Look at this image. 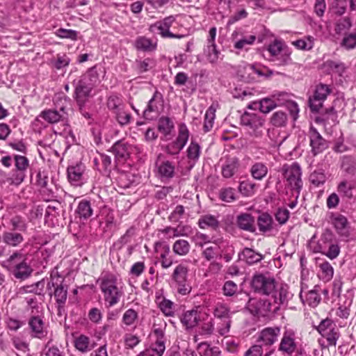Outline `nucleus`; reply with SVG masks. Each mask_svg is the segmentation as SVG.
I'll list each match as a JSON object with an SVG mask.
<instances>
[{"mask_svg": "<svg viewBox=\"0 0 356 356\" xmlns=\"http://www.w3.org/2000/svg\"><path fill=\"white\" fill-rule=\"evenodd\" d=\"M3 266L6 268L16 279L19 280H26L31 275L33 271L20 251H15L3 262Z\"/></svg>", "mask_w": 356, "mask_h": 356, "instance_id": "nucleus-1", "label": "nucleus"}, {"mask_svg": "<svg viewBox=\"0 0 356 356\" xmlns=\"http://www.w3.org/2000/svg\"><path fill=\"white\" fill-rule=\"evenodd\" d=\"M99 287L104 295V299L108 304V307H113L120 302L124 292L117 286V278L112 273H106L99 279Z\"/></svg>", "mask_w": 356, "mask_h": 356, "instance_id": "nucleus-2", "label": "nucleus"}, {"mask_svg": "<svg viewBox=\"0 0 356 356\" xmlns=\"http://www.w3.org/2000/svg\"><path fill=\"white\" fill-rule=\"evenodd\" d=\"M282 172L286 179L291 191L297 193L296 198L299 196L302 188V170L300 165L297 162L291 165H284L282 168Z\"/></svg>", "mask_w": 356, "mask_h": 356, "instance_id": "nucleus-3", "label": "nucleus"}, {"mask_svg": "<svg viewBox=\"0 0 356 356\" xmlns=\"http://www.w3.org/2000/svg\"><path fill=\"white\" fill-rule=\"evenodd\" d=\"M250 286L255 293L270 296L276 288V281L273 277L257 273L252 276Z\"/></svg>", "mask_w": 356, "mask_h": 356, "instance_id": "nucleus-4", "label": "nucleus"}, {"mask_svg": "<svg viewBox=\"0 0 356 356\" xmlns=\"http://www.w3.org/2000/svg\"><path fill=\"white\" fill-rule=\"evenodd\" d=\"M72 84L74 87L73 98L76 104L87 103L93 96L92 92L95 87L92 83L87 82V80L80 76L77 80H74Z\"/></svg>", "mask_w": 356, "mask_h": 356, "instance_id": "nucleus-5", "label": "nucleus"}, {"mask_svg": "<svg viewBox=\"0 0 356 356\" xmlns=\"http://www.w3.org/2000/svg\"><path fill=\"white\" fill-rule=\"evenodd\" d=\"M189 138V131L184 123L179 125L178 136L175 141L165 147V152L170 155H177L184 147Z\"/></svg>", "mask_w": 356, "mask_h": 356, "instance_id": "nucleus-6", "label": "nucleus"}, {"mask_svg": "<svg viewBox=\"0 0 356 356\" xmlns=\"http://www.w3.org/2000/svg\"><path fill=\"white\" fill-rule=\"evenodd\" d=\"M188 269L183 264H179L172 275V280L179 286L178 292L182 295L190 293L191 287L187 284V275Z\"/></svg>", "mask_w": 356, "mask_h": 356, "instance_id": "nucleus-7", "label": "nucleus"}, {"mask_svg": "<svg viewBox=\"0 0 356 356\" xmlns=\"http://www.w3.org/2000/svg\"><path fill=\"white\" fill-rule=\"evenodd\" d=\"M86 166L81 162L75 165H70L67 169L69 181L75 186H81L86 182L85 175Z\"/></svg>", "mask_w": 356, "mask_h": 356, "instance_id": "nucleus-8", "label": "nucleus"}, {"mask_svg": "<svg viewBox=\"0 0 356 356\" xmlns=\"http://www.w3.org/2000/svg\"><path fill=\"white\" fill-rule=\"evenodd\" d=\"M272 304L268 300L250 298L245 305L250 314L254 316L265 315L272 311Z\"/></svg>", "mask_w": 356, "mask_h": 356, "instance_id": "nucleus-9", "label": "nucleus"}, {"mask_svg": "<svg viewBox=\"0 0 356 356\" xmlns=\"http://www.w3.org/2000/svg\"><path fill=\"white\" fill-rule=\"evenodd\" d=\"M160 158L161 155L159 156L158 160L155 163L156 168H157L158 177L162 181H169L175 177V164L172 161L168 160H161Z\"/></svg>", "mask_w": 356, "mask_h": 356, "instance_id": "nucleus-10", "label": "nucleus"}, {"mask_svg": "<svg viewBox=\"0 0 356 356\" xmlns=\"http://www.w3.org/2000/svg\"><path fill=\"white\" fill-rule=\"evenodd\" d=\"M309 143L314 156L323 152L327 147L326 140L314 127L309 129Z\"/></svg>", "mask_w": 356, "mask_h": 356, "instance_id": "nucleus-11", "label": "nucleus"}, {"mask_svg": "<svg viewBox=\"0 0 356 356\" xmlns=\"http://www.w3.org/2000/svg\"><path fill=\"white\" fill-rule=\"evenodd\" d=\"M67 116L68 115L63 106L60 107L59 111L56 109L44 110L42 111L40 115V117L50 124L57 123L60 121H66L67 120Z\"/></svg>", "mask_w": 356, "mask_h": 356, "instance_id": "nucleus-12", "label": "nucleus"}, {"mask_svg": "<svg viewBox=\"0 0 356 356\" xmlns=\"http://www.w3.org/2000/svg\"><path fill=\"white\" fill-rule=\"evenodd\" d=\"M274 300V302L277 304L273 312L276 313L280 309V306L284 304H286L289 299V286L286 284H282L278 289H275L273 293L270 294Z\"/></svg>", "mask_w": 356, "mask_h": 356, "instance_id": "nucleus-13", "label": "nucleus"}, {"mask_svg": "<svg viewBox=\"0 0 356 356\" xmlns=\"http://www.w3.org/2000/svg\"><path fill=\"white\" fill-rule=\"evenodd\" d=\"M264 122L265 120L263 118L254 113L245 112L241 116V124L248 127L254 131L263 127Z\"/></svg>", "mask_w": 356, "mask_h": 356, "instance_id": "nucleus-14", "label": "nucleus"}, {"mask_svg": "<svg viewBox=\"0 0 356 356\" xmlns=\"http://www.w3.org/2000/svg\"><path fill=\"white\" fill-rule=\"evenodd\" d=\"M280 332L279 327L264 328L260 332L257 342L261 341L262 346H271L277 341Z\"/></svg>", "mask_w": 356, "mask_h": 356, "instance_id": "nucleus-15", "label": "nucleus"}, {"mask_svg": "<svg viewBox=\"0 0 356 356\" xmlns=\"http://www.w3.org/2000/svg\"><path fill=\"white\" fill-rule=\"evenodd\" d=\"M179 319L186 330H191L196 327L200 321V312L194 309L186 311L180 316Z\"/></svg>", "mask_w": 356, "mask_h": 356, "instance_id": "nucleus-16", "label": "nucleus"}, {"mask_svg": "<svg viewBox=\"0 0 356 356\" xmlns=\"http://www.w3.org/2000/svg\"><path fill=\"white\" fill-rule=\"evenodd\" d=\"M254 218L248 213H242L236 217V225L242 230L254 233L256 231Z\"/></svg>", "mask_w": 356, "mask_h": 356, "instance_id": "nucleus-17", "label": "nucleus"}, {"mask_svg": "<svg viewBox=\"0 0 356 356\" xmlns=\"http://www.w3.org/2000/svg\"><path fill=\"white\" fill-rule=\"evenodd\" d=\"M240 162L236 157H227L225 163L222 166L221 173L224 178L232 177L238 170Z\"/></svg>", "mask_w": 356, "mask_h": 356, "instance_id": "nucleus-18", "label": "nucleus"}, {"mask_svg": "<svg viewBox=\"0 0 356 356\" xmlns=\"http://www.w3.org/2000/svg\"><path fill=\"white\" fill-rule=\"evenodd\" d=\"M296 348V343L294 339V333L286 331L281 340L279 350L291 355Z\"/></svg>", "mask_w": 356, "mask_h": 356, "instance_id": "nucleus-19", "label": "nucleus"}, {"mask_svg": "<svg viewBox=\"0 0 356 356\" xmlns=\"http://www.w3.org/2000/svg\"><path fill=\"white\" fill-rule=\"evenodd\" d=\"M238 259L245 261L248 265H253L260 262L264 259V256L252 248H245L238 254Z\"/></svg>", "mask_w": 356, "mask_h": 356, "instance_id": "nucleus-20", "label": "nucleus"}, {"mask_svg": "<svg viewBox=\"0 0 356 356\" xmlns=\"http://www.w3.org/2000/svg\"><path fill=\"white\" fill-rule=\"evenodd\" d=\"M108 151L113 153L118 160H127L129 157V145L122 140L116 141Z\"/></svg>", "mask_w": 356, "mask_h": 356, "instance_id": "nucleus-21", "label": "nucleus"}, {"mask_svg": "<svg viewBox=\"0 0 356 356\" xmlns=\"http://www.w3.org/2000/svg\"><path fill=\"white\" fill-rule=\"evenodd\" d=\"M289 97V95L287 93H280L278 95L277 99L279 104L286 105L293 120H296L299 113L298 106L296 102L288 99Z\"/></svg>", "mask_w": 356, "mask_h": 356, "instance_id": "nucleus-22", "label": "nucleus"}, {"mask_svg": "<svg viewBox=\"0 0 356 356\" xmlns=\"http://www.w3.org/2000/svg\"><path fill=\"white\" fill-rule=\"evenodd\" d=\"M2 239L4 243L10 247H17L24 241L21 233L13 230L3 232Z\"/></svg>", "mask_w": 356, "mask_h": 356, "instance_id": "nucleus-23", "label": "nucleus"}, {"mask_svg": "<svg viewBox=\"0 0 356 356\" xmlns=\"http://www.w3.org/2000/svg\"><path fill=\"white\" fill-rule=\"evenodd\" d=\"M257 225L260 232L264 233L270 232L273 228V219L269 213H261L257 218Z\"/></svg>", "mask_w": 356, "mask_h": 356, "instance_id": "nucleus-24", "label": "nucleus"}, {"mask_svg": "<svg viewBox=\"0 0 356 356\" xmlns=\"http://www.w3.org/2000/svg\"><path fill=\"white\" fill-rule=\"evenodd\" d=\"M29 325L34 333L33 337L41 339L44 334V322L39 316H32L29 321Z\"/></svg>", "mask_w": 356, "mask_h": 356, "instance_id": "nucleus-25", "label": "nucleus"}, {"mask_svg": "<svg viewBox=\"0 0 356 356\" xmlns=\"http://www.w3.org/2000/svg\"><path fill=\"white\" fill-rule=\"evenodd\" d=\"M75 212L81 219H88L93 213L90 202L86 200H81L79 203Z\"/></svg>", "mask_w": 356, "mask_h": 356, "instance_id": "nucleus-26", "label": "nucleus"}, {"mask_svg": "<svg viewBox=\"0 0 356 356\" xmlns=\"http://www.w3.org/2000/svg\"><path fill=\"white\" fill-rule=\"evenodd\" d=\"M175 21V17L173 15H170L165 17L163 20L156 22L151 28H156L160 32L159 33L163 38H165V33L170 31V28Z\"/></svg>", "mask_w": 356, "mask_h": 356, "instance_id": "nucleus-27", "label": "nucleus"}, {"mask_svg": "<svg viewBox=\"0 0 356 356\" xmlns=\"http://www.w3.org/2000/svg\"><path fill=\"white\" fill-rule=\"evenodd\" d=\"M174 127V123L170 118L162 116L159 119L158 130L163 134L165 137H168L171 134Z\"/></svg>", "mask_w": 356, "mask_h": 356, "instance_id": "nucleus-28", "label": "nucleus"}, {"mask_svg": "<svg viewBox=\"0 0 356 356\" xmlns=\"http://www.w3.org/2000/svg\"><path fill=\"white\" fill-rule=\"evenodd\" d=\"M49 294L50 296H54L57 304H65L67 296V288L60 283L56 284L54 292L51 291Z\"/></svg>", "mask_w": 356, "mask_h": 356, "instance_id": "nucleus-29", "label": "nucleus"}, {"mask_svg": "<svg viewBox=\"0 0 356 356\" xmlns=\"http://www.w3.org/2000/svg\"><path fill=\"white\" fill-rule=\"evenodd\" d=\"M252 177L257 180H261L268 173L267 166L261 162L253 164L250 170Z\"/></svg>", "mask_w": 356, "mask_h": 356, "instance_id": "nucleus-30", "label": "nucleus"}, {"mask_svg": "<svg viewBox=\"0 0 356 356\" xmlns=\"http://www.w3.org/2000/svg\"><path fill=\"white\" fill-rule=\"evenodd\" d=\"M101 68L95 65L90 67L86 74L81 76L84 80H87V82L92 83L94 87L99 82V73Z\"/></svg>", "mask_w": 356, "mask_h": 356, "instance_id": "nucleus-31", "label": "nucleus"}, {"mask_svg": "<svg viewBox=\"0 0 356 356\" xmlns=\"http://www.w3.org/2000/svg\"><path fill=\"white\" fill-rule=\"evenodd\" d=\"M323 65L330 72L337 74L339 76H342L346 70L343 63L332 60H327L324 63Z\"/></svg>", "mask_w": 356, "mask_h": 356, "instance_id": "nucleus-32", "label": "nucleus"}, {"mask_svg": "<svg viewBox=\"0 0 356 356\" xmlns=\"http://www.w3.org/2000/svg\"><path fill=\"white\" fill-rule=\"evenodd\" d=\"M219 221L212 215H204L198 220V225L202 229L211 227L216 230L219 227Z\"/></svg>", "mask_w": 356, "mask_h": 356, "instance_id": "nucleus-33", "label": "nucleus"}, {"mask_svg": "<svg viewBox=\"0 0 356 356\" xmlns=\"http://www.w3.org/2000/svg\"><path fill=\"white\" fill-rule=\"evenodd\" d=\"M204 52L210 63H216L220 52L217 49L215 42L207 43V47L204 49Z\"/></svg>", "mask_w": 356, "mask_h": 356, "instance_id": "nucleus-34", "label": "nucleus"}, {"mask_svg": "<svg viewBox=\"0 0 356 356\" xmlns=\"http://www.w3.org/2000/svg\"><path fill=\"white\" fill-rule=\"evenodd\" d=\"M291 54V50L289 48H285L280 55L276 56L272 60L275 62L277 66L289 65L293 63Z\"/></svg>", "mask_w": 356, "mask_h": 356, "instance_id": "nucleus-35", "label": "nucleus"}, {"mask_svg": "<svg viewBox=\"0 0 356 356\" xmlns=\"http://www.w3.org/2000/svg\"><path fill=\"white\" fill-rule=\"evenodd\" d=\"M340 46L346 50L356 48V30L351 33H344Z\"/></svg>", "mask_w": 356, "mask_h": 356, "instance_id": "nucleus-36", "label": "nucleus"}, {"mask_svg": "<svg viewBox=\"0 0 356 356\" xmlns=\"http://www.w3.org/2000/svg\"><path fill=\"white\" fill-rule=\"evenodd\" d=\"M309 181L316 187L323 185L327 179L325 171L323 169H318L313 171L309 177Z\"/></svg>", "mask_w": 356, "mask_h": 356, "instance_id": "nucleus-37", "label": "nucleus"}, {"mask_svg": "<svg viewBox=\"0 0 356 356\" xmlns=\"http://www.w3.org/2000/svg\"><path fill=\"white\" fill-rule=\"evenodd\" d=\"M255 106H259L260 111L263 113H268L272 110L275 108L278 104L270 98H263L258 102H254Z\"/></svg>", "mask_w": 356, "mask_h": 356, "instance_id": "nucleus-38", "label": "nucleus"}, {"mask_svg": "<svg viewBox=\"0 0 356 356\" xmlns=\"http://www.w3.org/2000/svg\"><path fill=\"white\" fill-rule=\"evenodd\" d=\"M216 109L213 104L207 110L204 115V123L203 127L204 132H209L213 128V121L216 117Z\"/></svg>", "mask_w": 356, "mask_h": 356, "instance_id": "nucleus-39", "label": "nucleus"}, {"mask_svg": "<svg viewBox=\"0 0 356 356\" xmlns=\"http://www.w3.org/2000/svg\"><path fill=\"white\" fill-rule=\"evenodd\" d=\"M198 350L201 356H219L220 350L216 346L211 347L207 342H202L198 344Z\"/></svg>", "mask_w": 356, "mask_h": 356, "instance_id": "nucleus-40", "label": "nucleus"}, {"mask_svg": "<svg viewBox=\"0 0 356 356\" xmlns=\"http://www.w3.org/2000/svg\"><path fill=\"white\" fill-rule=\"evenodd\" d=\"M330 92L331 90L327 85L320 83L316 86L314 95L312 97H314V100L324 102Z\"/></svg>", "mask_w": 356, "mask_h": 356, "instance_id": "nucleus-41", "label": "nucleus"}, {"mask_svg": "<svg viewBox=\"0 0 356 356\" xmlns=\"http://www.w3.org/2000/svg\"><path fill=\"white\" fill-rule=\"evenodd\" d=\"M287 115L285 112L279 111L275 112L271 118L270 123L276 127H285L287 122Z\"/></svg>", "mask_w": 356, "mask_h": 356, "instance_id": "nucleus-42", "label": "nucleus"}, {"mask_svg": "<svg viewBox=\"0 0 356 356\" xmlns=\"http://www.w3.org/2000/svg\"><path fill=\"white\" fill-rule=\"evenodd\" d=\"M319 268L321 270V279L325 282L330 281L334 275V268L332 265L327 261H324L319 264Z\"/></svg>", "mask_w": 356, "mask_h": 356, "instance_id": "nucleus-43", "label": "nucleus"}, {"mask_svg": "<svg viewBox=\"0 0 356 356\" xmlns=\"http://www.w3.org/2000/svg\"><path fill=\"white\" fill-rule=\"evenodd\" d=\"M256 184L250 180L241 181L238 186L239 192L245 197H250L254 194Z\"/></svg>", "mask_w": 356, "mask_h": 356, "instance_id": "nucleus-44", "label": "nucleus"}, {"mask_svg": "<svg viewBox=\"0 0 356 356\" xmlns=\"http://www.w3.org/2000/svg\"><path fill=\"white\" fill-rule=\"evenodd\" d=\"M115 118L121 126H125L130 123L131 115L124 110V107L121 108L114 113Z\"/></svg>", "mask_w": 356, "mask_h": 356, "instance_id": "nucleus-45", "label": "nucleus"}, {"mask_svg": "<svg viewBox=\"0 0 356 356\" xmlns=\"http://www.w3.org/2000/svg\"><path fill=\"white\" fill-rule=\"evenodd\" d=\"M75 348L82 353L90 350V339L86 335L81 334L74 340Z\"/></svg>", "mask_w": 356, "mask_h": 356, "instance_id": "nucleus-46", "label": "nucleus"}, {"mask_svg": "<svg viewBox=\"0 0 356 356\" xmlns=\"http://www.w3.org/2000/svg\"><path fill=\"white\" fill-rule=\"evenodd\" d=\"M352 22L349 17H344L339 19L335 25L334 31L337 34H343L351 28Z\"/></svg>", "mask_w": 356, "mask_h": 356, "instance_id": "nucleus-47", "label": "nucleus"}, {"mask_svg": "<svg viewBox=\"0 0 356 356\" xmlns=\"http://www.w3.org/2000/svg\"><path fill=\"white\" fill-rule=\"evenodd\" d=\"M48 175L45 171H39L36 175V183L35 184L42 188H47L49 196H53V191L51 189L47 188L48 183Z\"/></svg>", "mask_w": 356, "mask_h": 356, "instance_id": "nucleus-48", "label": "nucleus"}, {"mask_svg": "<svg viewBox=\"0 0 356 356\" xmlns=\"http://www.w3.org/2000/svg\"><path fill=\"white\" fill-rule=\"evenodd\" d=\"M190 250V245L186 240L179 239L175 242L173 245V251L179 255L186 254Z\"/></svg>", "mask_w": 356, "mask_h": 356, "instance_id": "nucleus-49", "label": "nucleus"}, {"mask_svg": "<svg viewBox=\"0 0 356 356\" xmlns=\"http://www.w3.org/2000/svg\"><path fill=\"white\" fill-rule=\"evenodd\" d=\"M219 197L223 202H232L236 199V191L232 187L221 188Z\"/></svg>", "mask_w": 356, "mask_h": 356, "instance_id": "nucleus-50", "label": "nucleus"}, {"mask_svg": "<svg viewBox=\"0 0 356 356\" xmlns=\"http://www.w3.org/2000/svg\"><path fill=\"white\" fill-rule=\"evenodd\" d=\"M99 156L102 165L99 170L104 175L109 176L112 169L111 158L105 154H100Z\"/></svg>", "mask_w": 356, "mask_h": 356, "instance_id": "nucleus-51", "label": "nucleus"}, {"mask_svg": "<svg viewBox=\"0 0 356 356\" xmlns=\"http://www.w3.org/2000/svg\"><path fill=\"white\" fill-rule=\"evenodd\" d=\"M107 107L114 113L121 108L124 107V105L122 100L118 96L111 95L107 100Z\"/></svg>", "mask_w": 356, "mask_h": 356, "instance_id": "nucleus-52", "label": "nucleus"}, {"mask_svg": "<svg viewBox=\"0 0 356 356\" xmlns=\"http://www.w3.org/2000/svg\"><path fill=\"white\" fill-rule=\"evenodd\" d=\"M10 225L13 231L25 232L27 229V224L20 216H15L10 219Z\"/></svg>", "mask_w": 356, "mask_h": 356, "instance_id": "nucleus-53", "label": "nucleus"}, {"mask_svg": "<svg viewBox=\"0 0 356 356\" xmlns=\"http://www.w3.org/2000/svg\"><path fill=\"white\" fill-rule=\"evenodd\" d=\"M353 185L347 181H341L337 187L338 192L344 197L351 199L353 197Z\"/></svg>", "mask_w": 356, "mask_h": 356, "instance_id": "nucleus-54", "label": "nucleus"}, {"mask_svg": "<svg viewBox=\"0 0 356 356\" xmlns=\"http://www.w3.org/2000/svg\"><path fill=\"white\" fill-rule=\"evenodd\" d=\"M200 154V146L199 144L192 140L187 148V157L190 160L197 161Z\"/></svg>", "mask_w": 356, "mask_h": 356, "instance_id": "nucleus-55", "label": "nucleus"}, {"mask_svg": "<svg viewBox=\"0 0 356 356\" xmlns=\"http://www.w3.org/2000/svg\"><path fill=\"white\" fill-rule=\"evenodd\" d=\"M51 63L56 70H60L70 64V59L65 54H58L56 58L51 59Z\"/></svg>", "mask_w": 356, "mask_h": 356, "instance_id": "nucleus-56", "label": "nucleus"}, {"mask_svg": "<svg viewBox=\"0 0 356 356\" xmlns=\"http://www.w3.org/2000/svg\"><path fill=\"white\" fill-rule=\"evenodd\" d=\"M323 338H325L327 341V346H335L337 344V341L338 340L340 334L338 328L335 327L334 329L332 328V330H328L323 333V334H321Z\"/></svg>", "mask_w": 356, "mask_h": 356, "instance_id": "nucleus-57", "label": "nucleus"}, {"mask_svg": "<svg viewBox=\"0 0 356 356\" xmlns=\"http://www.w3.org/2000/svg\"><path fill=\"white\" fill-rule=\"evenodd\" d=\"M214 316L218 318L229 319L230 318L229 308L223 304H218L214 309Z\"/></svg>", "mask_w": 356, "mask_h": 356, "instance_id": "nucleus-58", "label": "nucleus"}, {"mask_svg": "<svg viewBox=\"0 0 356 356\" xmlns=\"http://www.w3.org/2000/svg\"><path fill=\"white\" fill-rule=\"evenodd\" d=\"M136 47L137 49L148 51L154 49L152 46V41L145 37H140L136 40Z\"/></svg>", "mask_w": 356, "mask_h": 356, "instance_id": "nucleus-59", "label": "nucleus"}, {"mask_svg": "<svg viewBox=\"0 0 356 356\" xmlns=\"http://www.w3.org/2000/svg\"><path fill=\"white\" fill-rule=\"evenodd\" d=\"M306 300L310 307H315L320 303L321 298L316 289H312L307 292Z\"/></svg>", "mask_w": 356, "mask_h": 356, "instance_id": "nucleus-60", "label": "nucleus"}, {"mask_svg": "<svg viewBox=\"0 0 356 356\" xmlns=\"http://www.w3.org/2000/svg\"><path fill=\"white\" fill-rule=\"evenodd\" d=\"M44 287V280H42L32 285L26 286L24 287V289H25V291L27 293H32L35 295H42L43 293Z\"/></svg>", "mask_w": 356, "mask_h": 356, "instance_id": "nucleus-61", "label": "nucleus"}, {"mask_svg": "<svg viewBox=\"0 0 356 356\" xmlns=\"http://www.w3.org/2000/svg\"><path fill=\"white\" fill-rule=\"evenodd\" d=\"M335 327H337L336 325L332 320L327 318L321 321L320 324L316 327V330L320 334H323L325 332L332 330V328L334 329Z\"/></svg>", "mask_w": 356, "mask_h": 356, "instance_id": "nucleus-62", "label": "nucleus"}, {"mask_svg": "<svg viewBox=\"0 0 356 356\" xmlns=\"http://www.w3.org/2000/svg\"><path fill=\"white\" fill-rule=\"evenodd\" d=\"M288 48L279 40H275L272 44H270L268 47V51L275 58L276 56L280 55L284 51V49Z\"/></svg>", "mask_w": 356, "mask_h": 356, "instance_id": "nucleus-63", "label": "nucleus"}, {"mask_svg": "<svg viewBox=\"0 0 356 356\" xmlns=\"http://www.w3.org/2000/svg\"><path fill=\"white\" fill-rule=\"evenodd\" d=\"M51 340H49L44 346L45 356H65V354L56 346H50Z\"/></svg>", "mask_w": 356, "mask_h": 356, "instance_id": "nucleus-64", "label": "nucleus"}]
</instances>
